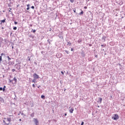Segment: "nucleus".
<instances>
[{"label": "nucleus", "instance_id": "ddd939ff", "mask_svg": "<svg viewBox=\"0 0 125 125\" xmlns=\"http://www.w3.org/2000/svg\"><path fill=\"white\" fill-rule=\"evenodd\" d=\"M41 98H42V99H44V98H45L44 95H42L41 96Z\"/></svg>", "mask_w": 125, "mask_h": 125}, {"label": "nucleus", "instance_id": "412c9836", "mask_svg": "<svg viewBox=\"0 0 125 125\" xmlns=\"http://www.w3.org/2000/svg\"><path fill=\"white\" fill-rule=\"evenodd\" d=\"M7 58H8V59L9 61V60H11V59L9 57V56H8V57H7Z\"/></svg>", "mask_w": 125, "mask_h": 125}, {"label": "nucleus", "instance_id": "e433bc0d", "mask_svg": "<svg viewBox=\"0 0 125 125\" xmlns=\"http://www.w3.org/2000/svg\"><path fill=\"white\" fill-rule=\"evenodd\" d=\"M28 60L29 61H31V59H30V58H29Z\"/></svg>", "mask_w": 125, "mask_h": 125}, {"label": "nucleus", "instance_id": "b1692460", "mask_svg": "<svg viewBox=\"0 0 125 125\" xmlns=\"http://www.w3.org/2000/svg\"><path fill=\"white\" fill-rule=\"evenodd\" d=\"M65 52H66V53H67V54H69V51L66 50Z\"/></svg>", "mask_w": 125, "mask_h": 125}, {"label": "nucleus", "instance_id": "4468645a", "mask_svg": "<svg viewBox=\"0 0 125 125\" xmlns=\"http://www.w3.org/2000/svg\"><path fill=\"white\" fill-rule=\"evenodd\" d=\"M1 61H2V59L1 58V56H0V63H1Z\"/></svg>", "mask_w": 125, "mask_h": 125}, {"label": "nucleus", "instance_id": "7ed1b4c3", "mask_svg": "<svg viewBox=\"0 0 125 125\" xmlns=\"http://www.w3.org/2000/svg\"><path fill=\"white\" fill-rule=\"evenodd\" d=\"M33 120L34 121V123H35V125H39V121H38V119L36 118H34Z\"/></svg>", "mask_w": 125, "mask_h": 125}, {"label": "nucleus", "instance_id": "f8f14e48", "mask_svg": "<svg viewBox=\"0 0 125 125\" xmlns=\"http://www.w3.org/2000/svg\"><path fill=\"white\" fill-rule=\"evenodd\" d=\"M36 80L34 78L33 80H32V83H37V82H36Z\"/></svg>", "mask_w": 125, "mask_h": 125}, {"label": "nucleus", "instance_id": "6ab92c4d", "mask_svg": "<svg viewBox=\"0 0 125 125\" xmlns=\"http://www.w3.org/2000/svg\"><path fill=\"white\" fill-rule=\"evenodd\" d=\"M5 86H4L3 88V91H4V90H5Z\"/></svg>", "mask_w": 125, "mask_h": 125}, {"label": "nucleus", "instance_id": "cd10ccee", "mask_svg": "<svg viewBox=\"0 0 125 125\" xmlns=\"http://www.w3.org/2000/svg\"><path fill=\"white\" fill-rule=\"evenodd\" d=\"M83 124H84V123L83 122H82L81 125H83Z\"/></svg>", "mask_w": 125, "mask_h": 125}, {"label": "nucleus", "instance_id": "a18cd8bd", "mask_svg": "<svg viewBox=\"0 0 125 125\" xmlns=\"http://www.w3.org/2000/svg\"><path fill=\"white\" fill-rule=\"evenodd\" d=\"M101 46H104V45H102Z\"/></svg>", "mask_w": 125, "mask_h": 125}, {"label": "nucleus", "instance_id": "a878e982", "mask_svg": "<svg viewBox=\"0 0 125 125\" xmlns=\"http://www.w3.org/2000/svg\"><path fill=\"white\" fill-rule=\"evenodd\" d=\"M71 51H74V49L73 48H71Z\"/></svg>", "mask_w": 125, "mask_h": 125}, {"label": "nucleus", "instance_id": "58836bf2", "mask_svg": "<svg viewBox=\"0 0 125 125\" xmlns=\"http://www.w3.org/2000/svg\"><path fill=\"white\" fill-rule=\"evenodd\" d=\"M9 9H10V10H11V9H12L11 8H9Z\"/></svg>", "mask_w": 125, "mask_h": 125}, {"label": "nucleus", "instance_id": "7c9ffc66", "mask_svg": "<svg viewBox=\"0 0 125 125\" xmlns=\"http://www.w3.org/2000/svg\"><path fill=\"white\" fill-rule=\"evenodd\" d=\"M61 73L62 74V75H64V72H63V71H61Z\"/></svg>", "mask_w": 125, "mask_h": 125}, {"label": "nucleus", "instance_id": "0eeeda50", "mask_svg": "<svg viewBox=\"0 0 125 125\" xmlns=\"http://www.w3.org/2000/svg\"><path fill=\"white\" fill-rule=\"evenodd\" d=\"M12 3V2H10V3L8 4V6L9 7H11V4Z\"/></svg>", "mask_w": 125, "mask_h": 125}, {"label": "nucleus", "instance_id": "37998d69", "mask_svg": "<svg viewBox=\"0 0 125 125\" xmlns=\"http://www.w3.org/2000/svg\"><path fill=\"white\" fill-rule=\"evenodd\" d=\"M33 32H36V30H34L33 31Z\"/></svg>", "mask_w": 125, "mask_h": 125}, {"label": "nucleus", "instance_id": "ea45409f", "mask_svg": "<svg viewBox=\"0 0 125 125\" xmlns=\"http://www.w3.org/2000/svg\"><path fill=\"white\" fill-rule=\"evenodd\" d=\"M9 12H11V10H9Z\"/></svg>", "mask_w": 125, "mask_h": 125}, {"label": "nucleus", "instance_id": "bb28decb", "mask_svg": "<svg viewBox=\"0 0 125 125\" xmlns=\"http://www.w3.org/2000/svg\"><path fill=\"white\" fill-rule=\"evenodd\" d=\"M84 9H87V7L84 6Z\"/></svg>", "mask_w": 125, "mask_h": 125}, {"label": "nucleus", "instance_id": "6e6552de", "mask_svg": "<svg viewBox=\"0 0 125 125\" xmlns=\"http://www.w3.org/2000/svg\"><path fill=\"white\" fill-rule=\"evenodd\" d=\"M99 99L100 100V104H101L102 103V98H100Z\"/></svg>", "mask_w": 125, "mask_h": 125}, {"label": "nucleus", "instance_id": "c03bdc74", "mask_svg": "<svg viewBox=\"0 0 125 125\" xmlns=\"http://www.w3.org/2000/svg\"><path fill=\"white\" fill-rule=\"evenodd\" d=\"M3 122H4V123H5V121H3Z\"/></svg>", "mask_w": 125, "mask_h": 125}, {"label": "nucleus", "instance_id": "49530a36", "mask_svg": "<svg viewBox=\"0 0 125 125\" xmlns=\"http://www.w3.org/2000/svg\"><path fill=\"white\" fill-rule=\"evenodd\" d=\"M9 1H11V0H9Z\"/></svg>", "mask_w": 125, "mask_h": 125}, {"label": "nucleus", "instance_id": "9b49d317", "mask_svg": "<svg viewBox=\"0 0 125 125\" xmlns=\"http://www.w3.org/2000/svg\"><path fill=\"white\" fill-rule=\"evenodd\" d=\"M67 45H69L70 46L71 45H72V43H71V42H68Z\"/></svg>", "mask_w": 125, "mask_h": 125}, {"label": "nucleus", "instance_id": "c756f323", "mask_svg": "<svg viewBox=\"0 0 125 125\" xmlns=\"http://www.w3.org/2000/svg\"><path fill=\"white\" fill-rule=\"evenodd\" d=\"M12 72H15V69H12Z\"/></svg>", "mask_w": 125, "mask_h": 125}, {"label": "nucleus", "instance_id": "c9c22d12", "mask_svg": "<svg viewBox=\"0 0 125 125\" xmlns=\"http://www.w3.org/2000/svg\"><path fill=\"white\" fill-rule=\"evenodd\" d=\"M0 40L2 42V38H0Z\"/></svg>", "mask_w": 125, "mask_h": 125}, {"label": "nucleus", "instance_id": "39448f33", "mask_svg": "<svg viewBox=\"0 0 125 125\" xmlns=\"http://www.w3.org/2000/svg\"><path fill=\"white\" fill-rule=\"evenodd\" d=\"M73 112H74V108H71L69 110V112L71 113V114H73Z\"/></svg>", "mask_w": 125, "mask_h": 125}, {"label": "nucleus", "instance_id": "c85d7f7f", "mask_svg": "<svg viewBox=\"0 0 125 125\" xmlns=\"http://www.w3.org/2000/svg\"><path fill=\"white\" fill-rule=\"evenodd\" d=\"M27 10H29V9H30V7H27V8H26Z\"/></svg>", "mask_w": 125, "mask_h": 125}, {"label": "nucleus", "instance_id": "dca6fc26", "mask_svg": "<svg viewBox=\"0 0 125 125\" xmlns=\"http://www.w3.org/2000/svg\"><path fill=\"white\" fill-rule=\"evenodd\" d=\"M9 82H10V83H13V80H10V79H9Z\"/></svg>", "mask_w": 125, "mask_h": 125}, {"label": "nucleus", "instance_id": "473e14b6", "mask_svg": "<svg viewBox=\"0 0 125 125\" xmlns=\"http://www.w3.org/2000/svg\"><path fill=\"white\" fill-rule=\"evenodd\" d=\"M3 55H4V54H3V53H1V54H0L1 56H3Z\"/></svg>", "mask_w": 125, "mask_h": 125}, {"label": "nucleus", "instance_id": "8fccbe9b", "mask_svg": "<svg viewBox=\"0 0 125 125\" xmlns=\"http://www.w3.org/2000/svg\"><path fill=\"white\" fill-rule=\"evenodd\" d=\"M98 107H99V106H98Z\"/></svg>", "mask_w": 125, "mask_h": 125}, {"label": "nucleus", "instance_id": "423d86ee", "mask_svg": "<svg viewBox=\"0 0 125 125\" xmlns=\"http://www.w3.org/2000/svg\"><path fill=\"white\" fill-rule=\"evenodd\" d=\"M13 81H14L15 82V83H17V79H16V77H15L13 80Z\"/></svg>", "mask_w": 125, "mask_h": 125}, {"label": "nucleus", "instance_id": "09e8293b", "mask_svg": "<svg viewBox=\"0 0 125 125\" xmlns=\"http://www.w3.org/2000/svg\"><path fill=\"white\" fill-rule=\"evenodd\" d=\"M124 29H125V26L124 27Z\"/></svg>", "mask_w": 125, "mask_h": 125}, {"label": "nucleus", "instance_id": "de8ad7c7", "mask_svg": "<svg viewBox=\"0 0 125 125\" xmlns=\"http://www.w3.org/2000/svg\"><path fill=\"white\" fill-rule=\"evenodd\" d=\"M9 117H11V115H9Z\"/></svg>", "mask_w": 125, "mask_h": 125}, {"label": "nucleus", "instance_id": "a19ab883", "mask_svg": "<svg viewBox=\"0 0 125 125\" xmlns=\"http://www.w3.org/2000/svg\"><path fill=\"white\" fill-rule=\"evenodd\" d=\"M33 26L32 24H30V27H32Z\"/></svg>", "mask_w": 125, "mask_h": 125}, {"label": "nucleus", "instance_id": "5701e85b", "mask_svg": "<svg viewBox=\"0 0 125 125\" xmlns=\"http://www.w3.org/2000/svg\"><path fill=\"white\" fill-rule=\"evenodd\" d=\"M14 24H15V25H17V24H18V22H17V21H15V22H14Z\"/></svg>", "mask_w": 125, "mask_h": 125}, {"label": "nucleus", "instance_id": "f03ea898", "mask_svg": "<svg viewBox=\"0 0 125 125\" xmlns=\"http://www.w3.org/2000/svg\"><path fill=\"white\" fill-rule=\"evenodd\" d=\"M33 78L35 79H40V76L37 73L33 74Z\"/></svg>", "mask_w": 125, "mask_h": 125}, {"label": "nucleus", "instance_id": "72a5a7b5", "mask_svg": "<svg viewBox=\"0 0 125 125\" xmlns=\"http://www.w3.org/2000/svg\"><path fill=\"white\" fill-rule=\"evenodd\" d=\"M95 57L96 58H97V57H98V56L97 55H95Z\"/></svg>", "mask_w": 125, "mask_h": 125}, {"label": "nucleus", "instance_id": "aec40b11", "mask_svg": "<svg viewBox=\"0 0 125 125\" xmlns=\"http://www.w3.org/2000/svg\"><path fill=\"white\" fill-rule=\"evenodd\" d=\"M31 8H32V9H35V6H32L31 7Z\"/></svg>", "mask_w": 125, "mask_h": 125}, {"label": "nucleus", "instance_id": "f3484780", "mask_svg": "<svg viewBox=\"0 0 125 125\" xmlns=\"http://www.w3.org/2000/svg\"><path fill=\"white\" fill-rule=\"evenodd\" d=\"M73 11L74 12V13H76V8L73 9Z\"/></svg>", "mask_w": 125, "mask_h": 125}, {"label": "nucleus", "instance_id": "9d476101", "mask_svg": "<svg viewBox=\"0 0 125 125\" xmlns=\"http://www.w3.org/2000/svg\"><path fill=\"white\" fill-rule=\"evenodd\" d=\"M7 120L8 122H11V118H7Z\"/></svg>", "mask_w": 125, "mask_h": 125}, {"label": "nucleus", "instance_id": "79ce46f5", "mask_svg": "<svg viewBox=\"0 0 125 125\" xmlns=\"http://www.w3.org/2000/svg\"><path fill=\"white\" fill-rule=\"evenodd\" d=\"M14 47L13 46L12 47V48L13 49Z\"/></svg>", "mask_w": 125, "mask_h": 125}, {"label": "nucleus", "instance_id": "2f4dec72", "mask_svg": "<svg viewBox=\"0 0 125 125\" xmlns=\"http://www.w3.org/2000/svg\"><path fill=\"white\" fill-rule=\"evenodd\" d=\"M0 90H3L2 87H0Z\"/></svg>", "mask_w": 125, "mask_h": 125}, {"label": "nucleus", "instance_id": "f257e3e1", "mask_svg": "<svg viewBox=\"0 0 125 125\" xmlns=\"http://www.w3.org/2000/svg\"><path fill=\"white\" fill-rule=\"evenodd\" d=\"M112 120L117 121V120H119V115L118 114H114L113 116L112 117Z\"/></svg>", "mask_w": 125, "mask_h": 125}, {"label": "nucleus", "instance_id": "a211bd4d", "mask_svg": "<svg viewBox=\"0 0 125 125\" xmlns=\"http://www.w3.org/2000/svg\"><path fill=\"white\" fill-rule=\"evenodd\" d=\"M32 86L34 87V88H35V87H36V85H35V84H33Z\"/></svg>", "mask_w": 125, "mask_h": 125}, {"label": "nucleus", "instance_id": "4be33fe9", "mask_svg": "<svg viewBox=\"0 0 125 125\" xmlns=\"http://www.w3.org/2000/svg\"><path fill=\"white\" fill-rule=\"evenodd\" d=\"M70 1L73 3V2H74V0H70Z\"/></svg>", "mask_w": 125, "mask_h": 125}, {"label": "nucleus", "instance_id": "20e7f679", "mask_svg": "<svg viewBox=\"0 0 125 125\" xmlns=\"http://www.w3.org/2000/svg\"><path fill=\"white\" fill-rule=\"evenodd\" d=\"M6 21V19H4L3 20L0 21V25H2V24H3V23H5Z\"/></svg>", "mask_w": 125, "mask_h": 125}, {"label": "nucleus", "instance_id": "393cba45", "mask_svg": "<svg viewBox=\"0 0 125 125\" xmlns=\"http://www.w3.org/2000/svg\"><path fill=\"white\" fill-rule=\"evenodd\" d=\"M27 7H30V4H28L26 5Z\"/></svg>", "mask_w": 125, "mask_h": 125}, {"label": "nucleus", "instance_id": "1a4fd4ad", "mask_svg": "<svg viewBox=\"0 0 125 125\" xmlns=\"http://www.w3.org/2000/svg\"><path fill=\"white\" fill-rule=\"evenodd\" d=\"M83 11L82 10L81 12L79 13V15H83Z\"/></svg>", "mask_w": 125, "mask_h": 125}, {"label": "nucleus", "instance_id": "f704fd0d", "mask_svg": "<svg viewBox=\"0 0 125 125\" xmlns=\"http://www.w3.org/2000/svg\"><path fill=\"white\" fill-rule=\"evenodd\" d=\"M37 87L38 88H40V87H41V85H39Z\"/></svg>", "mask_w": 125, "mask_h": 125}, {"label": "nucleus", "instance_id": "3c124183", "mask_svg": "<svg viewBox=\"0 0 125 125\" xmlns=\"http://www.w3.org/2000/svg\"><path fill=\"white\" fill-rule=\"evenodd\" d=\"M7 125H8V124H7Z\"/></svg>", "mask_w": 125, "mask_h": 125}, {"label": "nucleus", "instance_id": "2eb2a0df", "mask_svg": "<svg viewBox=\"0 0 125 125\" xmlns=\"http://www.w3.org/2000/svg\"><path fill=\"white\" fill-rule=\"evenodd\" d=\"M13 30H17V27H16V26L14 27Z\"/></svg>", "mask_w": 125, "mask_h": 125}, {"label": "nucleus", "instance_id": "4c0bfd02", "mask_svg": "<svg viewBox=\"0 0 125 125\" xmlns=\"http://www.w3.org/2000/svg\"><path fill=\"white\" fill-rule=\"evenodd\" d=\"M64 116H67V113H65Z\"/></svg>", "mask_w": 125, "mask_h": 125}]
</instances>
